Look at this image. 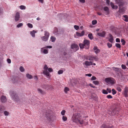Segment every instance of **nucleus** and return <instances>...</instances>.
<instances>
[{
  "mask_svg": "<svg viewBox=\"0 0 128 128\" xmlns=\"http://www.w3.org/2000/svg\"><path fill=\"white\" fill-rule=\"evenodd\" d=\"M116 3L118 4H119V6L120 7L123 5V3L121 2H120V1H119V2H118L117 0H116ZM125 11V10L124 8H120V7L119 10H118V12L120 13L123 14L124 13Z\"/></svg>",
  "mask_w": 128,
  "mask_h": 128,
  "instance_id": "20e7f679",
  "label": "nucleus"
},
{
  "mask_svg": "<svg viewBox=\"0 0 128 128\" xmlns=\"http://www.w3.org/2000/svg\"><path fill=\"white\" fill-rule=\"evenodd\" d=\"M20 18V13L19 12H17L15 16V20L16 21H18Z\"/></svg>",
  "mask_w": 128,
  "mask_h": 128,
  "instance_id": "f8f14e48",
  "label": "nucleus"
},
{
  "mask_svg": "<svg viewBox=\"0 0 128 128\" xmlns=\"http://www.w3.org/2000/svg\"><path fill=\"white\" fill-rule=\"evenodd\" d=\"M104 10L106 12V14H108L109 13V11L108 8V7L106 6L104 8Z\"/></svg>",
  "mask_w": 128,
  "mask_h": 128,
  "instance_id": "aec40b11",
  "label": "nucleus"
},
{
  "mask_svg": "<svg viewBox=\"0 0 128 128\" xmlns=\"http://www.w3.org/2000/svg\"><path fill=\"white\" fill-rule=\"evenodd\" d=\"M0 100L2 102H5L7 100L6 97L4 96H2L0 97Z\"/></svg>",
  "mask_w": 128,
  "mask_h": 128,
  "instance_id": "9b49d317",
  "label": "nucleus"
},
{
  "mask_svg": "<svg viewBox=\"0 0 128 128\" xmlns=\"http://www.w3.org/2000/svg\"><path fill=\"white\" fill-rule=\"evenodd\" d=\"M79 1L82 3H84L85 2V0H79Z\"/></svg>",
  "mask_w": 128,
  "mask_h": 128,
  "instance_id": "e2e57ef3",
  "label": "nucleus"
},
{
  "mask_svg": "<svg viewBox=\"0 0 128 128\" xmlns=\"http://www.w3.org/2000/svg\"><path fill=\"white\" fill-rule=\"evenodd\" d=\"M44 36L42 37L41 38L42 40L46 42L48 40L49 36V34L47 31H45L44 32Z\"/></svg>",
  "mask_w": 128,
  "mask_h": 128,
  "instance_id": "423d86ee",
  "label": "nucleus"
},
{
  "mask_svg": "<svg viewBox=\"0 0 128 128\" xmlns=\"http://www.w3.org/2000/svg\"><path fill=\"white\" fill-rule=\"evenodd\" d=\"M93 83L95 85H98L99 84V82L97 80L94 81L93 82Z\"/></svg>",
  "mask_w": 128,
  "mask_h": 128,
  "instance_id": "473e14b6",
  "label": "nucleus"
},
{
  "mask_svg": "<svg viewBox=\"0 0 128 128\" xmlns=\"http://www.w3.org/2000/svg\"><path fill=\"white\" fill-rule=\"evenodd\" d=\"M123 94L126 97L128 96V87H125L124 89Z\"/></svg>",
  "mask_w": 128,
  "mask_h": 128,
  "instance_id": "1a4fd4ad",
  "label": "nucleus"
},
{
  "mask_svg": "<svg viewBox=\"0 0 128 128\" xmlns=\"http://www.w3.org/2000/svg\"><path fill=\"white\" fill-rule=\"evenodd\" d=\"M76 35L78 36H81V34L78 32H76Z\"/></svg>",
  "mask_w": 128,
  "mask_h": 128,
  "instance_id": "864d4df0",
  "label": "nucleus"
},
{
  "mask_svg": "<svg viewBox=\"0 0 128 128\" xmlns=\"http://www.w3.org/2000/svg\"><path fill=\"white\" fill-rule=\"evenodd\" d=\"M80 34L82 36H84V30L82 31Z\"/></svg>",
  "mask_w": 128,
  "mask_h": 128,
  "instance_id": "680f3d73",
  "label": "nucleus"
},
{
  "mask_svg": "<svg viewBox=\"0 0 128 128\" xmlns=\"http://www.w3.org/2000/svg\"><path fill=\"white\" fill-rule=\"evenodd\" d=\"M109 36L110 38H108V41L111 43H112L113 42V41L114 40L112 34H109Z\"/></svg>",
  "mask_w": 128,
  "mask_h": 128,
  "instance_id": "4468645a",
  "label": "nucleus"
},
{
  "mask_svg": "<svg viewBox=\"0 0 128 128\" xmlns=\"http://www.w3.org/2000/svg\"><path fill=\"white\" fill-rule=\"evenodd\" d=\"M9 112L7 111H5L4 112V114L6 116H7L9 114Z\"/></svg>",
  "mask_w": 128,
  "mask_h": 128,
  "instance_id": "8fccbe9b",
  "label": "nucleus"
},
{
  "mask_svg": "<svg viewBox=\"0 0 128 128\" xmlns=\"http://www.w3.org/2000/svg\"><path fill=\"white\" fill-rule=\"evenodd\" d=\"M37 91L39 93H40L41 94H45V92L43 90L40 88H38L37 89Z\"/></svg>",
  "mask_w": 128,
  "mask_h": 128,
  "instance_id": "2eb2a0df",
  "label": "nucleus"
},
{
  "mask_svg": "<svg viewBox=\"0 0 128 128\" xmlns=\"http://www.w3.org/2000/svg\"><path fill=\"white\" fill-rule=\"evenodd\" d=\"M106 97L108 98H112V96L110 95L107 96Z\"/></svg>",
  "mask_w": 128,
  "mask_h": 128,
  "instance_id": "5fc2aeb1",
  "label": "nucleus"
},
{
  "mask_svg": "<svg viewBox=\"0 0 128 128\" xmlns=\"http://www.w3.org/2000/svg\"><path fill=\"white\" fill-rule=\"evenodd\" d=\"M96 78L94 76H93L92 78H91V80H96Z\"/></svg>",
  "mask_w": 128,
  "mask_h": 128,
  "instance_id": "49530a36",
  "label": "nucleus"
},
{
  "mask_svg": "<svg viewBox=\"0 0 128 128\" xmlns=\"http://www.w3.org/2000/svg\"><path fill=\"white\" fill-rule=\"evenodd\" d=\"M121 42L122 43V45H124L126 43V42L123 39H121Z\"/></svg>",
  "mask_w": 128,
  "mask_h": 128,
  "instance_id": "a19ab883",
  "label": "nucleus"
},
{
  "mask_svg": "<svg viewBox=\"0 0 128 128\" xmlns=\"http://www.w3.org/2000/svg\"><path fill=\"white\" fill-rule=\"evenodd\" d=\"M26 77L29 79H31L32 78V76L31 75L29 74H26Z\"/></svg>",
  "mask_w": 128,
  "mask_h": 128,
  "instance_id": "b1692460",
  "label": "nucleus"
},
{
  "mask_svg": "<svg viewBox=\"0 0 128 128\" xmlns=\"http://www.w3.org/2000/svg\"><path fill=\"white\" fill-rule=\"evenodd\" d=\"M92 24L93 25L96 24L97 23V21L96 20H93L92 21Z\"/></svg>",
  "mask_w": 128,
  "mask_h": 128,
  "instance_id": "a18cd8bd",
  "label": "nucleus"
},
{
  "mask_svg": "<svg viewBox=\"0 0 128 128\" xmlns=\"http://www.w3.org/2000/svg\"><path fill=\"white\" fill-rule=\"evenodd\" d=\"M28 26L30 28H32L33 27L32 24L30 23H28L27 24Z\"/></svg>",
  "mask_w": 128,
  "mask_h": 128,
  "instance_id": "58836bf2",
  "label": "nucleus"
},
{
  "mask_svg": "<svg viewBox=\"0 0 128 128\" xmlns=\"http://www.w3.org/2000/svg\"><path fill=\"white\" fill-rule=\"evenodd\" d=\"M66 111L64 110H63L61 112V114L62 115L64 116V115L65 114V113L66 112Z\"/></svg>",
  "mask_w": 128,
  "mask_h": 128,
  "instance_id": "37998d69",
  "label": "nucleus"
},
{
  "mask_svg": "<svg viewBox=\"0 0 128 128\" xmlns=\"http://www.w3.org/2000/svg\"><path fill=\"white\" fill-rule=\"evenodd\" d=\"M63 71L62 70H60L58 72V74H62Z\"/></svg>",
  "mask_w": 128,
  "mask_h": 128,
  "instance_id": "de8ad7c7",
  "label": "nucleus"
},
{
  "mask_svg": "<svg viewBox=\"0 0 128 128\" xmlns=\"http://www.w3.org/2000/svg\"><path fill=\"white\" fill-rule=\"evenodd\" d=\"M74 28L77 30H78L79 28V26L76 25H74Z\"/></svg>",
  "mask_w": 128,
  "mask_h": 128,
  "instance_id": "09e8293b",
  "label": "nucleus"
},
{
  "mask_svg": "<svg viewBox=\"0 0 128 128\" xmlns=\"http://www.w3.org/2000/svg\"><path fill=\"white\" fill-rule=\"evenodd\" d=\"M102 92L103 94H107L108 93V92L106 90L104 89H103L102 90Z\"/></svg>",
  "mask_w": 128,
  "mask_h": 128,
  "instance_id": "c756f323",
  "label": "nucleus"
},
{
  "mask_svg": "<svg viewBox=\"0 0 128 128\" xmlns=\"http://www.w3.org/2000/svg\"><path fill=\"white\" fill-rule=\"evenodd\" d=\"M121 66H122V68L123 69H124V70L126 68V66L124 64H122Z\"/></svg>",
  "mask_w": 128,
  "mask_h": 128,
  "instance_id": "3c124183",
  "label": "nucleus"
},
{
  "mask_svg": "<svg viewBox=\"0 0 128 128\" xmlns=\"http://www.w3.org/2000/svg\"><path fill=\"white\" fill-rule=\"evenodd\" d=\"M117 90L119 92H121L122 91V89L120 86H118L116 88Z\"/></svg>",
  "mask_w": 128,
  "mask_h": 128,
  "instance_id": "2f4dec72",
  "label": "nucleus"
},
{
  "mask_svg": "<svg viewBox=\"0 0 128 128\" xmlns=\"http://www.w3.org/2000/svg\"><path fill=\"white\" fill-rule=\"evenodd\" d=\"M105 82L107 83L113 84L115 83V80L112 78H106L105 80Z\"/></svg>",
  "mask_w": 128,
  "mask_h": 128,
  "instance_id": "39448f33",
  "label": "nucleus"
},
{
  "mask_svg": "<svg viewBox=\"0 0 128 128\" xmlns=\"http://www.w3.org/2000/svg\"><path fill=\"white\" fill-rule=\"evenodd\" d=\"M110 2V0H107L106 1V3L108 4L109 5V4Z\"/></svg>",
  "mask_w": 128,
  "mask_h": 128,
  "instance_id": "0e129e2a",
  "label": "nucleus"
},
{
  "mask_svg": "<svg viewBox=\"0 0 128 128\" xmlns=\"http://www.w3.org/2000/svg\"><path fill=\"white\" fill-rule=\"evenodd\" d=\"M94 58V57L90 56L87 57L86 58V59L88 60H89L90 61H92Z\"/></svg>",
  "mask_w": 128,
  "mask_h": 128,
  "instance_id": "5701e85b",
  "label": "nucleus"
},
{
  "mask_svg": "<svg viewBox=\"0 0 128 128\" xmlns=\"http://www.w3.org/2000/svg\"><path fill=\"white\" fill-rule=\"evenodd\" d=\"M34 78L36 80H37L38 79V77L37 76H34Z\"/></svg>",
  "mask_w": 128,
  "mask_h": 128,
  "instance_id": "338daca9",
  "label": "nucleus"
},
{
  "mask_svg": "<svg viewBox=\"0 0 128 128\" xmlns=\"http://www.w3.org/2000/svg\"><path fill=\"white\" fill-rule=\"evenodd\" d=\"M72 120V122L75 123H79L81 124H84V120L79 113H76L74 114Z\"/></svg>",
  "mask_w": 128,
  "mask_h": 128,
  "instance_id": "f257e3e1",
  "label": "nucleus"
},
{
  "mask_svg": "<svg viewBox=\"0 0 128 128\" xmlns=\"http://www.w3.org/2000/svg\"><path fill=\"white\" fill-rule=\"evenodd\" d=\"M62 119L64 121H66L67 120V118L66 116H63L62 117Z\"/></svg>",
  "mask_w": 128,
  "mask_h": 128,
  "instance_id": "7c9ffc66",
  "label": "nucleus"
},
{
  "mask_svg": "<svg viewBox=\"0 0 128 128\" xmlns=\"http://www.w3.org/2000/svg\"><path fill=\"white\" fill-rule=\"evenodd\" d=\"M85 46V48L88 49L90 46V42L89 40H85L83 42Z\"/></svg>",
  "mask_w": 128,
  "mask_h": 128,
  "instance_id": "0eeeda50",
  "label": "nucleus"
},
{
  "mask_svg": "<svg viewBox=\"0 0 128 128\" xmlns=\"http://www.w3.org/2000/svg\"><path fill=\"white\" fill-rule=\"evenodd\" d=\"M86 66H90L92 65V62L91 61L89 62L86 61L84 63H83Z\"/></svg>",
  "mask_w": 128,
  "mask_h": 128,
  "instance_id": "ddd939ff",
  "label": "nucleus"
},
{
  "mask_svg": "<svg viewBox=\"0 0 128 128\" xmlns=\"http://www.w3.org/2000/svg\"><path fill=\"white\" fill-rule=\"evenodd\" d=\"M79 46H80V48H85V46L84 45V44H79Z\"/></svg>",
  "mask_w": 128,
  "mask_h": 128,
  "instance_id": "393cba45",
  "label": "nucleus"
},
{
  "mask_svg": "<svg viewBox=\"0 0 128 128\" xmlns=\"http://www.w3.org/2000/svg\"><path fill=\"white\" fill-rule=\"evenodd\" d=\"M4 109V106H0V112L1 111H3Z\"/></svg>",
  "mask_w": 128,
  "mask_h": 128,
  "instance_id": "ea45409f",
  "label": "nucleus"
},
{
  "mask_svg": "<svg viewBox=\"0 0 128 128\" xmlns=\"http://www.w3.org/2000/svg\"><path fill=\"white\" fill-rule=\"evenodd\" d=\"M66 54H67L66 52H63V54L64 56H65L66 55Z\"/></svg>",
  "mask_w": 128,
  "mask_h": 128,
  "instance_id": "69168bd1",
  "label": "nucleus"
},
{
  "mask_svg": "<svg viewBox=\"0 0 128 128\" xmlns=\"http://www.w3.org/2000/svg\"><path fill=\"white\" fill-rule=\"evenodd\" d=\"M123 19L126 22H128V16L126 15L123 16Z\"/></svg>",
  "mask_w": 128,
  "mask_h": 128,
  "instance_id": "412c9836",
  "label": "nucleus"
},
{
  "mask_svg": "<svg viewBox=\"0 0 128 128\" xmlns=\"http://www.w3.org/2000/svg\"><path fill=\"white\" fill-rule=\"evenodd\" d=\"M20 70L21 72H24V68L22 66H21L20 67Z\"/></svg>",
  "mask_w": 128,
  "mask_h": 128,
  "instance_id": "f704fd0d",
  "label": "nucleus"
},
{
  "mask_svg": "<svg viewBox=\"0 0 128 128\" xmlns=\"http://www.w3.org/2000/svg\"><path fill=\"white\" fill-rule=\"evenodd\" d=\"M108 127L105 124H102L100 128H107Z\"/></svg>",
  "mask_w": 128,
  "mask_h": 128,
  "instance_id": "4c0bfd02",
  "label": "nucleus"
},
{
  "mask_svg": "<svg viewBox=\"0 0 128 128\" xmlns=\"http://www.w3.org/2000/svg\"><path fill=\"white\" fill-rule=\"evenodd\" d=\"M69 88L68 87H66L64 88V91L66 93H67L68 91H69Z\"/></svg>",
  "mask_w": 128,
  "mask_h": 128,
  "instance_id": "72a5a7b5",
  "label": "nucleus"
},
{
  "mask_svg": "<svg viewBox=\"0 0 128 128\" xmlns=\"http://www.w3.org/2000/svg\"><path fill=\"white\" fill-rule=\"evenodd\" d=\"M36 32V31L33 30L31 32L30 34L33 37H34L35 36V33Z\"/></svg>",
  "mask_w": 128,
  "mask_h": 128,
  "instance_id": "4be33fe9",
  "label": "nucleus"
},
{
  "mask_svg": "<svg viewBox=\"0 0 128 128\" xmlns=\"http://www.w3.org/2000/svg\"><path fill=\"white\" fill-rule=\"evenodd\" d=\"M10 94L12 98L14 101H17L19 99L17 94L14 92L11 91L10 93Z\"/></svg>",
  "mask_w": 128,
  "mask_h": 128,
  "instance_id": "7ed1b4c3",
  "label": "nucleus"
},
{
  "mask_svg": "<svg viewBox=\"0 0 128 128\" xmlns=\"http://www.w3.org/2000/svg\"><path fill=\"white\" fill-rule=\"evenodd\" d=\"M93 49L94 52L96 54L99 52L100 51V50L96 46H94L93 48Z\"/></svg>",
  "mask_w": 128,
  "mask_h": 128,
  "instance_id": "dca6fc26",
  "label": "nucleus"
},
{
  "mask_svg": "<svg viewBox=\"0 0 128 128\" xmlns=\"http://www.w3.org/2000/svg\"><path fill=\"white\" fill-rule=\"evenodd\" d=\"M23 25V24L22 23H20L17 26V27L18 28H19L20 27L22 26Z\"/></svg>",
  "mask_w": 128,
  "mask_h": 128,
  "instance_id": "c9c22d12",
  "label": "nucleus"
},
{
  "mask_svg": "<svg viewBox=\"0 0 128 128\" xmlns=\"http://www.w3.org/2000/svg\"><path fill=\"white\" fill-rule=\"evenodd\" d=\"M50 40L52 42H54L56 40V38L54 36H51L50 38Z\"/></svg>",
  "mask_w": 128,
  "mask_h": 128,
  "instance_id": "bb28decb",
  "label": "nucleus"
},
{
  "mask_svg": "<svg viewBox=\"0 0 128 128\" xmlns=\"http://www.w3.org/2000/svg\"><path fill=\"white\" fill-rule=\"evenodd\" d=\"M113 68L115 71H116L118 72H120V69L118 68H116L115 67H113Z\"/></svg>",
  "mask_w": 128,
  "mask_h": 128,
  "instance_id": "a878e982",
  "label": "nucleus"
},
{
  "mask_svg": "<svg viewBox=\"0 0 128 128\" xmlns=\"http://www.w3.org/2000/svg\"><path fill=\"white\" fill-rule=\"evenodd\" d=\"M110 4L112 8L114 9H116L118 8L117 6H114V4L112 2H110Z\"/></svg>",
  "mask_w": 128,
  "mask_h": 128,
  "instance_id": "6ab92c4d",
  "label": "nucleus"
},
{
  "mask_svg": "<svg viewBox=\"0 0 128 128\" xmlns=\"http://www.w3.org/2000/svg\"><path fill=\"white\" fill-rule=\"evenodd\" d=\"M89 86H90L91 87L93 88H94V87L92 86V85L91 84H89Z\"/></svg>",
  "mask_w": 128,
  "mask_h": 128,
  "instance_id": "774afa93",
  "label": "nucleus"
},
{
  "mask_svg": "<svg viewBox=\"0 0 128 128\" xmlns=\"http://www.w3.org/2000/svg\"><path fill=\"white\" fill-rule=\"evenodd\" d=\"M71 48L73 49L75 52L78 50L79 49L78 46L76 44H74L71 46Z\"/></svg>",
  "mask_w": 128,
  "mask_h": 128,
  "instance_id": "6e6552de",
  "label": "nucleus"
},
{
  "mask_svg": "<svg viewBox=\"0 0 128 128\" xmlns=\"http://www.w3.org/2000/svg\"><path fill=\"white\" fill-rule=\"evenodd\" d=\"M45 48L44 47L41 48L40 49V51L42 53L44 54H47L48 53V50L44 49Z\"/></svg>",
  "mask_w": 128,
  "mask_h": 128,
  "instance_id": "9d476101",
  "label": "nucleus"
},
{
  "mask_svg": "<svg viewBox=\"0 0 128 128\" xmlns=\"http://www.w3.org/2000/svg\"><path fill=\"white\" fill-rule=\"evenodd\" d=\"M106 90L108 91V92L110 93L111 92V90L110 88H108L106 89Z\"/></svg>",
  "mask_w": 128,
  "mask_h": 128,
  "instance_id": "4d7b16f0",
  "label": "nucleus"
},
{
  "mask_svg": "<svg viewBox=\"0 0 128 128\" xmlns=\"http://www.w3.org/2000/svg\"><path fill=\"white\" fill-rule=\"evenodd\" d=\"M116 42H120V40L119 38H117L116 39Z\"/></svg>",
  "mask_w": 128,
  "mask_h": 128,
  "instance_id": "052dcab7",
  "label": "nucleus"
},
{
  "mask_svg": "<svg viewBox=\"0 0 128 128\" xmlns=\"http://www.w3.org/2000/svg\"><path fill=\"white\" fill-rule=\"evenodd\" d=\"M52 116L50 114L47 113L46 114V117L48 120H50Z\"/></svg>",
  "mask_w": 128,
  "mask_h": 128,
  "instance_id": "a211bd4d",
  "label": "nucleus"
},
{
  "mask_svg": "<svg viewBox=\"0 0 128 128\" xmlns=\"http://www.w3.org/2000/svg\"><path fill=\"white\" fill-rule=\"evenodd\" d=\"M58 31V30L57 28H54V32H56Z\"/></svg>",
  "mask_w": 128,
  "mask_h": 128,
  "instance_id": "6e6d98bb",
  "label": "nucleus"
},
{
  "mask_svg": "<svg viewBox=\"0 0 128 128\" xmlns=\"http://www.w3.org/2000/svg\"><path fill=\"white\" fill-rule=\"evenodd\" d=\"M88 36L89 38L91 40L93 39V37L92 34H90L88 35Z\"/></svg>",
  "mask_w": 128,
  "mask_h": 128,
  "instance_id": "cd10ccee",
  "label": "nucleus"
},
{
  "mask_svg": "<svg viewBox=\"0 0 128 128\" xmlns=\"http://www.w3.org/2000/svg\"><path fill=\"white\" fill-rule=\"evenodd\" d=\"M112 93L114 95L116 94V92L115 90L114 89H112Z\"/></svg>",
  "mask_w": 128,
  "mask_h": 128,
  "instance_id": "79ce46f5",
  "label": "nucleus"
},
{
  "mask_svg": "<svg viewBox=\"0 0 128 128\" xmlns=\"http://www.w3.org/2000/svg\"><path fill=\"white\" fill-rule=\"evenodd\" d=\"M85 76H88L89 77H90L92 76V74H86Z\"/></svg>",
  "mask_w": 128,
  "mask_h": 128,
  "instance_id": "bf43d9fd",
  "label": "nucleus"
},
{
  "mask_svg": "<svg viewBox=\"0 0 128 128\" xmlns=\"http://www.w3.org/2000/svg\"><path fill=\"white\" fill-rule=\"evenodd\" d=\"M44 70L43 72V73L47 76H49L50 75V73L47 71L48 70V71L50 72H51L53 71V70L51 68H48V67L46 65H44Z\"/></svg>",
  "mask_w": 128,
  "mask_h": 128,
  "instance_id": "f03ea898",
  "label": "nucleus"
},
{
  "mask_svg": "<svg viewBox=\"0 0 128 128\" xmlns=\"http://www.w3.org/2000/svg\"><path fill=\"white\" fill-rule=\"evenodd\" d=\"M115 46L116 47L118 48H121V46L120 44H119L116 43V44Z\"/></svg>",
  "mask_w": 128,
  "mask_h": 128,
  "instance_id": "e433bc0d",
  "label": "nucleus"
},
{
  "mask_svg": "<svg viewBox=\"0 0 128 128\" xmlns=\"http://www.w3.org/2000/svg\"><path fill=\"white\" fill-rule=\"evenodd\" d=\"M19 8L21 10H25L26 9V7L22 5L20 6Z\"/></svg>",
  "mask_w": 128,
  "mask_h": 128,
  "instance_id": "c85d7f7f",
  "label": "nucleus"
},
{
  "mask_svg": "<svg viewBox=\"0 0 128 128\" xmlns=\"http://www.w3.org/2000/svg\"><path fill=\"white\" fill-rule=\"evenodd\" d=\"M105 34L106 32L104 31L102 32L101 33H98V36L101 37H104Z\"/></svg>",
  "mask_w": 128,
  "mask_h": 128,
  "instance_id": "f3484780",
  "label": "nucleus"
},
{
  "mask_svg": "<svg viewBox=\"0 0 128 128\" xmlns=\"http://www.w3.org/2000/svg\"><path fill=\"white\" fill-rule=\"evenodd\" d=\"M44 48H52V46H46L44 47Z\"/></svg>",
  "mask_w": 128,
  "mask_h": 128,
  "instance_id": "603ef678",
  "label": "nucleus"
},
{
  "mask_svg": "<svg viewBox=\"0 0 128 128\" xmlns=\"http://www.w3.org/2000/svg\"><path fill=\"white\" fill-rule=\"evenodd\" d=\"M107 45L108 47L109 48H110L112 46V44L109 42L107 43Z\"/></svg>",
  "mask_w": 128,
  "mask_h": 128,
  "instance_id": "c03bdc74",
  "label": "nucleus"
},
{
  "mask_svg": "<svg viewBox=\"0 0 128 128\" xmlns=\"http://www.w3.org/2000/svg\"><path fill=\"white\" fill-rule=\"evenodd\" d=\"M9 64L11 62V60L9 58H8L7 60Z\"/></svg>",
  "mask_w": 128,
  "mask_h": 128,
  "instance_id": "13d9d810",
  "label": "nucleus"
}]
</instances>
